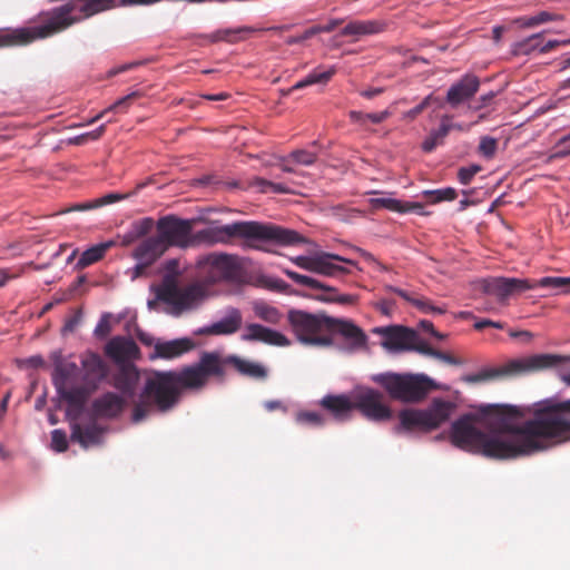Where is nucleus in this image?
Here are the masks:
<instances>
[{
	"mask_svg": "<svg viewBox=\"0 0 570 570\" xmlns=\"http://www.w3.org/2000/svg\"><path fill=\"white\" fill-rule=\"evenodd\" d=\"M449 439L460 450L495 460L547 451L570 441V399L480 405L452 422Z\"/></svg>",
	"mask_w": 570,
	"mask_h": 570,
	"instance_id": "1",
	"label": "nucleus"
},
{
	"mask_svg": "<svg viewBox=\"0 0 570 570\" xmlns=\"http://www.w3.org/2000/svg\"><path fill=\"white\" fill-rule=\"evenodd\" d=\"M226 365H233L239 374L252 379L267 377V368L261 363L236 355L220 357L216 352H204L196 364L180 371L150 373L140 394V402L134 407L132 422H141L154 411L164 413L171 410L179 401L181 389L205 386L209 377L224 376Z\"/></svg>",
	"mask_w": 570,
	"mask_h": 570,
	"instance_id": "2",
	"label": "nucleus"
},
{
	"mask_svg": "<svg viewBox=\"0 0 570 570\" xmlns=\"http://www.w3.org/2000/svg\"><path fill=\"white\" fill-rule=\"evenodd\" d=\"M193 224L194 219H183L175 215L163 216L156 223L157 236L167 249H185L200 244H229L234 238L244 239L248 247L255 249H262L259 244L292 246L306 243L297 232L272 223L234 222L223 226H209L196 233H193Z\"/></svg>",
	"mask_w": 570,
	"mask_h": 570,
	"instance_id": "3",
	"label": "nucleus"
},
{
	"mask_svg": "<svg viewBox=\"0 0 570 570\" xmlns=\"http://www.w3.org/2000/svg\"><path fill=\"white\" fill-rule=\"evenodd\" d=\"M117 0H68L53 9L42 24L0 31V47L21 46L47 38L75 22L116 6Z\"/></svg>",
	"mask_w": 570,
	"mask_h": 570,
	"instance_id": "4",
	"label": "nucleus"
},
{
	"mask_svg": "<svg viewBox=\"0 0 570 570\" xmlns=\"http://www.w3.org/2000/svg\"><path fill=\"white\" fill-rule=\"evenodd\" d=\"M164 271L165 274L161 282L159 285L153 287L155 299L148 301V307L150 309L159 302L165 305V313L178 317L198 308L205 302L208 296L206 284L195 282L186 286H180L179 276L181 271L178 259H167L164 263Z\"/></svg>",
	"mask_w": 570,
	"mask_h": 570,
	"instance_id": "5",
	"label": "nucleus"
},
{
	"mask_svg": "<svg viewBox=\"0 0 570 570\" xmlns=\"http://www.w3.org/2000/svg\"><path fill=\"white\" fill-rule=\"evenodd\" d=\"M456 403L443 397H434L422 410L406 409L399 413V425L394 432L399 435H407L415 430L430 432L446 423L456 411Z\"/></svg>",
	"mask_w": 570,
	"mask_h": 570,
	"instance_id": "6",
	"label": "nucleus"
},
{
	"mask_svg": "<svg viewBox=\"0 0 570 570\" xmlns=\"http://www.w3.org/2000/svg\"><path fill=\"white\" fill-rule=\"evenodd\" d=\"M569 360L570 358L567 356L557 354H533L530 356L510 360L498 367L483 368L479 373L468 374L463 376L462 380L468 383H480L499 377L520 376L556 367Z\"/></svg>",
	"mask_w": 570,
	"mask_h": 570,
	"instance_id": "7",
	"label": "nucleus"
},
{
	"mask_svg": "<svg viewBox=\"0 0 570 570\" xmlns=\"http://www.w3.org/2000/svg\"><path fill=\"white\" fill-rule=\"evenodd\" d=\"M371 379L384 387L392 399L410 403L422 401L430 390L443 389L425 374L385 372L375 374Z\"/></svg>",
	"mask_w": 570,
	"mask_h": 570,
	"instance_id": "8",
	"label": "nucleus"
},
{
	"mask_svg": "<svg viewBox=\"0 0 570 570\" xmlns=\"http://www.w3.org/2000/svg\"><path fill=\"white\" fill-rule=\"evenodd\" d=\"M287 321L297 341L308 346H330L333 338L328 335L330 316L313 314L301 309H291Z\"/></svg>",
	"mask_w": 570,
	"mask_h": 570,
	"instance_id": "9",
	"label": "nucleus"
},
{
	"mask_svg": "<svg viewBox=\"0 0 570 570\" xmlns=\"http://www.w3.org/2000/svg\"><path fill=\"white\" fill-rule=\"evenodd\" d=\"M197 268L207 284L237 281L242 272L237 256L224 253L200 256L197 259Z\"/></svg>",
	"mask_w": 570,
	"mask_h": 570,
	"instance_id": "10",
	"label": "nucleus"
},
{
	"mask_svg": "<svg viewBox=\"0 0 570 570\" xmlns=\"http://www.w3.org/2000/svg\"><path fill=\"white\" fill-rule=\"evenodd\" d=\"M353 410H358L370 421L381 422L391 417L390 407L383 403V394L372 387L358 385L352 391Z\"/></svg>",
	"mask_w": 570,
	"mask_h": 570,
	"instance_id": "11",
	"label": "nucleus"
},
{
	"mask_svg": "<svg viewBox=\"0 0 570 570\" xmlns=\"http://www.w3.org/2000/svg\"><path fill=\"white\" fill-rule=\"evenodd\" d=\"M483 293L495 296L500 302L513 294L534 289L535 285L525 278L488 277L479 282Z\"/></svg>",
	"mask_w": 570,
	"mask_h": 570,
	"instance_id": "12",
	"label": "nucleus"
},
{
	"mask_svg": "<svg viewBox=\"0 0 570 570\" xmlns=\"http://www.w3.org/2000/svg\"><path fill=\"white\" fill-rule=\"evenodd\" d=\"M328 324V335L333 338V343L336 337L342 338V348L346 352H354L366 344V335L364 332L352 321L340 320L331 317Z\"/></svg>",
	"mask_w": 570,
	"mask_h": 570,
	"instance_id": "13",
	"label": "nucleus"
},
{
	"mask_svg": "<svg viewBox=\"0 0 570 570\" xmlns=\"http://www.w3.org/2000/svg\"><path fill=\"white\" fill-rule=\"evenodd\" d=\"M374 333L381 335L383 347L390 352L409 351L415 338L414 330L400 325L376 327Z\"/></svg>",
	"mask_w": 570,
	"mask_h": 570,
	"instance_id": "14",
	"label": "nucleus"
},
{
	"mask_svg": "<svg viewBox=\"0 0 570 570\" xmlns=\"http://www.w3.org/2000/svg\"><path fill=\"white\" fill-rule=\"evenodd\" d=\"M240 338L245 342H262L274 346L291 345V341L283 333L257 323L247 324Z\"/></svg>",
	"mask_w": 570,
	"mask_h": 570,
	"instance_id": "15",
	"label": "nucleus"
},
{
	"mask_svg": "<svg viewBox=\"0 0 570 570\" xmlns=\"http://www.w3.org/2000/svg\"><path fill=\"white\" fill-rule=\"evenodd\" d=\"M479 87V78L472 73H466L448 89L446 102L455 108L471 99L478 92Z\"/></svg>",
	"mask_w": 570,
	"mask_h": 570,
	"instance_id": "16",
	"label": "nucleus"
},
{
	"mask_svg": "<svg viewBox=\"0 0 570 570\" xmlns=\"http://www.w3.org/2000/svg\"><path fill=\"white\" fill-rule=\"evenodd\" d=\"M242 324L240 311L236 307H228L219 321L198 328L196 333L202 335H230L236 333Z\"/></svg>",
	"mask_w": 570,
	"mask_h": 570,
	"instance_id": "17",
	"label": "nucleus"
},
{
	"mask_svg": "<svg viewBox=\"0 0 570 570\" xmlns=\"http://www.w3.org/2000/svg\"><path fill=\"white\" fill-rule=\"evenodd\" d=\"M338 263H345L352 266L356 265L354 261L345 258L337 254L318 252L316 253L314 273L330 277H335L341 274L348 273V269Z\"/></svg>",
	"mask_w": 570,
	"mask_h": 570,
	"instance_id": "18",
	"label": "nucleus"
},
{
	"mask_svg": "<svg viewBox=\"0 0 570 570\" xmlns=\"http://www.w3.org/2000/svg\"><path fill=\"white\" fill-rule=\"evenodd\" d=\"M105 429L92 422L86 425L80 423H71L70 439L72 442L79 443L83 449L100 445L104 440Z\"/></svg>",
	"mask_w": 570,
	"mask_h": 570,
	"instance_id": "19",
	"label": "nucleus"
},
{
	"mask_svg": "<svg viewBox=\"0 0 570 570\" xmlns=\"http://www.w3.org/2000/svg\"><path fill=\"white\" fill-rule=\"evenodd\" d=\"M194 344L190 338H176L171 341L157 340L155 350L150 353L149 357L171 360L181 356L193 348Z\"/></svg>",
	"mask_w": 570,
	"mask_h": 570,
	"instance_id": "20",
	"label": "nucleus"
},
{
	"mask_svg": "<svg viewBox=\"0 0 570 570\" xmlns=\"http://www.w3.org/2000/svg\"><path fill=\"white\" fill-rule=\"evenodd\" d=\"M321 405L327 410L336 421H347L351 419L353 412L352 393L326 395L322 399Z\"/></svg>",
	"mask_w": 570,
	"mask_h": 570,
	"instance_id": "21",
	"label": "nucleus"
},
{
	"mask_svg": "<svg viewBox=\"0 0 570 570\" xmlns=\"http://www.w3.org/2000/svg\"><path fill=\"white\" fill-rule=\"evenodd\" d=\"M167 252L166 245L155 236L144 239L132 252V257L137 262H145V265H153L159 257Z\"/></svg>",
	"mask_w": 570,
	"mask_h": 570,
	"instance_id": "22",
	"label": "nucleus"
},
{
	"mask_svg": "<svg viewBox=\"0 0 570 570\" xmlns=\"http://www.w3.org/2000/svg\"><path fill=\"white\" fill-rule=\"evenodd\" d=\"M106 354L117 363L129 361L138 354L134 340L125 336L112 337L105 347Z\"/></svg>",
	"mask_w": 570,
	"mask_h": 570,
	"instance_id": "23",
	"label": "nucleus"
},
{
	"mask_svg": "<svg viewBox=\"0 0 570 570\" xmlns=\"http://www.w3.org/2000/svg\"><path fill=\"white\" fill-rule=\"evenodd\" d=\"M125 405V400L116 393L107 392L92 403V412L101 417L117 416Z\"/></svg>",
	"mask_w": 570,
	"mask_h": 570,
	"instance_id": "24",
	"label": "nucleus"
},
{
	"mask_svg": "<svg viewBox=\"0 0 570 570\" xmlns=\"http://www.w3.org/2000/svg\"><path fill=\"white\" fill-rule=\"evenodd\" d=\"M50 358L53 363L52 382L55 387L65 385L67 381L76 374L78 370L77 364L66 361L61 351L52 352Z\"/></svg>",
	"mask_w": 570,
	"mask_h": 570,
	"instance_id": "25",
	"label": "nucleus"
},
{
	"mask_svg": "<svg viewBox=\"0 0 570 570\" xmlns=\"http://www.w3.org/2000/svg\"><path fill=\"white\" fill-rule=\"evenodd\" d=\"M541 37V33L532 35L515 45L517 51L529 55L530 52L538 50L540 53H547L558 46H566L570 43V40H549L543 46L539 47L537 40Z\"/></svg>",
	"mask_w": 570,
	"mask_h": 570,
	"instance_id": "26",
	"label": "nucleus"
},
{
	"mask_svg": "<svg viewBox=\"0 0 570 570\" xmlns=\"http://www.w3.org/2000/svg\"><path fill=\"white\" fill-rule=\"evenodd\" d=\"M382 30V24L375 20H354L348 22L342 30L341 36L361 37L374 35Z\"/></svg>",
	"mask_w": 570,
	"mask_h": 570,
	"instance_id": "27",
	"label": "nucleus"
},
{
	"mask_svg": "<svg viewBox=\"0 0 570 570\" xmlns=\"http://www.w3.org/2000/svg\"><path fill=\"white\" fill-rule=\"evenodd\" d=\"M138 375L134 370L124 368L116 376L114 385L125 397H131L136 391Z\"/></svg>",
	"mask_w": 570,
	"mask_h": 570,
	"instance_id": "28",
	"label": "nucleus"
},
{
	"mask_svg": "<svg viewBox=\"0 0 570 570\" xmlns=\"http://www.w3.org/2000/svg\"><path fill=\"white\" fill-rule=\"evenodd\" d=\"M56 391L58 395L67 401L70 406L78 410L82 409L88 397V392L82 386L67 387L65 384L56 387Z\"/></svg>",
	"mask_w": 570,
	"mask_h": 570,
	"instance_id": "29",
	"label": "nucleus"
},
{
	"mask_svg": "<svg viewBox=\"0 0 570 570\" xmlns=\"http://www.w3.org/2000/svg\"><path fill=\"white\" fill-rule=\"evenodd\" d=\"M335 72H336L335 67H330L325 71L313 70L305 78L297 81L288 90V92H291L293 90L303 89V88H306L308 86L316 85V83H327L330 81V79L335 75Z\"/></svg>",
	"mask_w": 570,
	"mask_h": 570,
	"instance_id": "30",
	"label": "nucleus"
},
{
	"mask_svg": "<svg viewBox=\"0 0 570 570\" xmlns=\"http://www.w3.org/2000/svg\"><path fill=\"white\" fill-rule=\"evenodd\" d=\"M537 287L550 288L554 294H570V276H546L540 278L538 282L532 283Z\"/></svg>",
	"mask_w": 570,
	"mask_h": 570,
	"instance_id": "31",
	"label": "nucleus"
},
{
	"mask_svg": "<svg viewBox=\"0 0 570 570\" xmlns=\"http://www.w3.org/2000/svg\"><path fill=\"white\" fill-rule=\"evenodd\" d=\"M114 244H115V242L108 240V242H104V243L97 244L95 246H91L90 248L86 249L81 254L77 265L79 267H86V266H89V265L98 262L100 258H102L106 250L108 248H110L111 246H114Z\"/></svg>",
	"mask_w": 570,
	"mask_h": 570,
	"instance_id": "32",
	"label": "nucleus"
},
{
	"mask_svg": "<svg viewBox=\"0 0 570 570\" xmlns=\"http://www.w3.org/2000/svg\"><path fill=\"white\" fill-rule=\"evenodd\" d=\"M253 311L258 318L269 324H278L282 320V313L275 306L263 301L254 302Z\"/></svg>",
	"mask_w": 570,
	"mask_h": 570,
	"instance_id": "33",
	"label": "nucleus"
},
{
	"mask_svg": "<svg viewBox=\"0 0 570 570\" xmlns=\"http://www.w3.org/2000/svg\"><path fill=\"white\" fill-rule=\"evenodd\" d=\"M81 363L86 380H88V376H92L96 380H101L105 376V365L98 355H87L82 358Z\"/></svg>",
	"mask_w": 570,
	"mask_h": 570,
	"instance_id": "34",
	"label": "nucleus"
},
{
	"mask_svg": "<svg viewBox=\"0 0 570 570\" xmlns=\"http://www.w3.org/2000/svg\"><path fill=\"white\" fill-rule=\"evenodd\" d=\"M138 96H139L138 91H132L129 95L119 98L112 105H110L108 108L104 109L102 111L97 114L95 117H92L88 121V124L89 125L90 124H95L96 121L100 120L101 118H104L109 112H117V111H125V110H127V108L129 107L130 101L134 98L138 97Z\"/></svg>",
	"mask_w": 570,
	"mask_h": 570,
	"instance_id": "35",
	"label": "nucleus"
},
{
	"mask_svg": "<svg viewBox=\"0 0 570 570\" xmlns=\"http://www.w3.org/2000/svg\"><path fill=\"white\" fill-rule=\"evenodd\" d=\"M317 299L326 303H338L342 305L353 304L356 299L351 294H340L334 287L326 285L323 293L316 296Z\"/></svg>",
	"mask_w": 570,
	"mask_h": 570,
	"instance_id": "36",
	"label": "nucleus"
},
{
	"mask_svg": "<svg viewBox=\"0 0 570 570\" xmlns=\"http://www.w3.org/2000/svg\"><path fill=\"white\" fill-rule=\"evenodd\" d=\"M254 31H255V29H253L250 27L227 28V29L217 30V31L210 33L209 36H207V38L212 42L235 41L237 35L252 33Z\"/></svg>",
	"mask_w": 570,
	"mask_h": 570,
	"instance_id": "37",
	"label": "nucleus"
},
{
	"mask_svg": "<svg viewBox=\"0 0 570 570\" xmlns=\"http://www.w3.org/2000/svg\"><path fill=\"white\" fill-rule=\"evenodd\" d=\"M154 226V219L150 217L142 218L132 224L131 230L125 235L124 243L129 244L137 238H140L148 234Z\"/></svg>",
	"mask_w": 570,
	"mask_h": 570,
	"instance_id": "38",
	"label": "nucleus"
},
{
	"mask_svg": "<svg viewBox=\"0 0 570 570\" xmlns=\"http://www.w3.org/2000/svg\"><path fill=\"white\" fill-rule=\"evenodd\" d=\"M317 159V153L309 149L293 150L284 160L293 161L303 166H311Z\"/></svg>",
	"mask_w": 570,
	"mask_h": 570,
	"instance_id": "39",
	"label": "nucleus"
},
{
	"mask_svg": "<svg viewBox=\"0 0 570 570\" xmlns=\"http://www.w3.org/2000/svg\"><path fill=\"white\" fill-rule=\"evenodd\" d=\"M456 190L452 187L424 190L423 196L429 199L430 203L436 204L444 200H453L456 198Z\"/></svg>",
	"mask_w": 570,
	"mask_h": 570,
	"instance_id": "40",
	"label": "nucleus"
},
{
	"mask_svg": "<svg viewBox=\"0 0 570 570\" xmlns=\"http://www.w3.org/2000/svg\"><path fill=\"white\" fill-rule=\"evenodd\" d=\"M562 17L559 14H553L548 11H541L538 14H534L532 17H527L520 19L522 27L524 28H532L549 21H556L561 20Z\"/></svg>",
	"mask_w": 570,
	"mask_h": 570,
	"instance_id": "41",
	"label": "nucleus"
},
{
	"mask_svg": "<svg viewBox=\"0 0 570 570\" xmlns=\"http://www.w3.org/2000/svg\"><path fill=\"white\" fill-rule=\"evenodd\" d=\"M433 104L441 106L440 99L438 97H435L434 95L430 94L415 107L405 111L403 114V119L414 120L420 114H422L429 106H431Z\"/></svg>",
	"mask_w": 570,
	"mask_h": 570,
	"instance_id": "42",
	"label": "nucleus"
},
{
	"mask_svg": "<svg viewBox=\"0 0 570 570\" xmlns=\"http://www.w3.org/2000/svg\"><path fill=\"white\" fill-rule=\"evenodd\" d=\"M296 422L301 425L322 426L325 422V419L318 412L301 411L296 414Z\"/></svg>",
	"mask_w": 570,
	"mask_h": 570,
	"instance_id": "43",
	"label": "nucleus"
},
{
	"mask_svg": "<svg viewBox=\"0 0 570 570\" xmlns=\"http://www.w3.org/2000/svg\"><path fill=\"white\" fill-rule=\"evenodd\" d=\"M253 186L257 187L262 193L273 191L277 194H287L291 189L281 183H273L264 178H255Z\"/></svg>",
	"mask_w": 570,
	"mask_h": 570,
	"instance_id": "44",
	"label": "nucleus"
},
{
	"mask_svg": "<svg viewBox=\"0 0 570 570\" xmlns=\"http://www.w3.org/2000/svg\"><path fill=\"white\" fill-rule=\"evenodd\" d=\"M370 205L377 209V208H386L393 212L400 213L402 202L392 197H375L370 198L368 200Z\"/></svg>",
	"mask_w": 570,
	"mask_h": 570,
	"instance_id": "45",
	"label": "nucleus"
},
{
	"mask_svg": "<svg viewBox=\"0 0 570 570\" xmlns=\"http://www.w3.org/2000/svg\"><path fill=\"white\" fill-rule=\"evenodd\" d=\"M498 140L490 136H483L480 139L479 153L487 159L493 158L497 153Z\"/></svg>",
	"mask_w": 570,
	"mask_h": 570,
	"instance_id": "46",
	"label": "nucleus"
},
{
	"mask_svg": "<svg viewBox=\"0 0 570 570\" xmlns=\"http://www.w3.org/2000/svg\"><path fill=\"white\" fill-rule=\"evenodd\" d=\"M51 448L59 453L67 450L68 441L65 431L56 429L51 432Z\"/></svg>",
	"mask_w": 570,
	"mask_h": 570,
	"instance_id": "47",
	"label": "nucleus"
},
{
	"mask_svg": "<svg viewBox=\"0 0 570 570\" xmlns=\"http://www.w3.org/2000/svg\"><path fill=\"white\" fill-rule=\"evenodd\" d=\"M480 165L473 164L466 167H461L458 171V179L462 185H469L473 177L481 171Z\"/></svg>",
	"mask_w": 570,
	"mask_h": 570,
	"instance_id": "48",
	"label": "nucleus"
},
{
	"mask_svg": "<svg viewBox=\"0 0 570 570\" xmlns=\"http://www.w3.org/2000/svg\"><path fill=\"white\" fill-rule=\"evenodd\" d=\"M131 197V194H122V193H109L107 195H104L100 198L95 199L96 208L101 206H107L124 199H127Z\"/></svg>",
	"mask_w": 570,
	"mask_h": 570,
	"instance_id": "49",
	"label": "nucleus"
},
{
	"mask_svg": "<svg viewBox=\"0 0 570 570\" xmlns=\"http://www.w3.org/2000/svg\"><path fill=\"white\" fill-rule=\"evenodd\" d=\"M292 262L299 268H303L305 271L314 273L315 262H316V253H314L312 255L296 256V257L292 258Z\"/></svg>",
	"mask_w": 570,
	"mask_h": 570,
	"instance_id": "50",
	"label": "nucleus"
},
{
	"mask_svg": "<svg viewBox=\"0 0 570 570\" xmlns=\"http://www.w3.org/2000/svg\"><path fill=\"white\" fill-rule=\"evenodd\" d=\"M411 304H413L415 307H417L423 313L443 314L445 312L444 308H442L440 306H434L431 304V302H429L424 298L411 299Z\"/></svg>",
	"mask_w": 570,
	"mask_h": 570,
	"instance_id": "51",
	"label": "nucleus"
},
{
	"mask_svg": "<svg viewBox=\"0 0 570 570\" xmlns=\"http://www.w3.org/2000/svg\"><path fill=\"white\" fill-rule=\"evenodd\" d=\"M455 125L452 122V117L449 115H443L440 119V125L436 129H433L435 134L444 141L445 137L449 132L454 129Z\"/></svg>",
	"mask_w": 570,
	"mask_h": 570,
	"instance_id": "52",
	"label": "nucleus"
},
{
	"mask_svg": "<svg viewBox=\"0 0 570 570\" xmlns=\"http://www.w3.org/2000/svg\"><path fill=\"white\" fill-rule=\"evenodd\" d=\"M110 316L111 315L109 313H105L101 315L99 322L97 323V325L94 330V334L97 337L104 338L110 333V331H111L110 321H109Z\"/></svg>",
	"mask_w": 570,
	"mask_h": 570,
	"instance_id": "53",
	"label": "nucleus"
},
{
	"mask_svg": "<svg viewBox=\"0 0 570 570\" xmlns=\"http://www.w3.org/2000/svg\"><path fill=\"white\" fill-rule=\"evenodd\" d=\"M409 351H415L423 355H428L432 357V353H435L436 350L431 347L425 341H423L417 333L415 332V338L413 340Z\"/></svg>",
	"mask_w": 570,
	"mask_h": 570,
	"instance_id": "54",
	"label": "nucleus"
},
{
	"mask_svg": "<svg viewBox=\"0 0 570 570\" xmlns=\"http://www.w3.org/2000/svg\"><path fill=\"white\" fill-rule=\"evenodd\" d=\"M81 321L82 312L78 309L65 321L62 333H72L80 325Z\"/></svg>",
	"mask_w": 570,
	"mask_h": 570,
	"instance_id": "55",
	"label": "nucleus"
},
{
	"mask_svg": "<svg viewBox=\"0 0 570 570\" xmlns=\"http://www.w3.org/2000/svg\"><path fill=\"white\" fill-rule=\"evenodd\" d=\"M443 141L432 129L422 142V150L424 153H432L438 146L442 145Z\"/></svg>",
	"mask_w": 570,
	"mask_h": 570,
	"instance_id": "56",
	"label": "nucleus"
},
{
	"mask_svg": "<svg viewBox=\"0 0 570 570\" xmlns=\"http://www.w3.org/2000/svg\"><path fill=\"white\" fill-rule=\"evenodd\" d=\"M401 208L400 213H415L421 216L428 215L424 205L417 202H402Z\"/></svg>",
	"mask_w": 570,
	"mask_h": 570,
	"instance_id": "57",
	"label": "nucleus"
},
{
	"mask_svg": "<svg viewBox=\"0 0 570 570\" xmlns=\"http://www.w3.org/2000/svg\"><path fill=\"white\" fill-rule=\"evenodd\" d=\"M315 36V31L313 30V28H308L306 29L304 32H302L301 35H297V36H291L286 39V43L287 45H296V43H301L312 37Z\"/></svg>",
	"mask_w": 570,
	"mask_h": 570,
	"instance_id": "58",
	"label": "nucleus"
},
{
	"mask_svg": "<svg viewBox=\"0 0 570 570\" xmlns=\"http://www.w3.org/2000/svg\"><path fill=\"white\" fill-rule=\"evenodd\" d=\"M299 285L306 286V287L312 288V289H321L322 292L324 291V288L326 286V284L317 281L314 277L307 276V275H303L302 276Z\"/></svg>",
	"mask_w": 570,
	"mask_h": 570,
	"instance_id": "59",
	"label": "nucleus"
},
{
	"mask_svg": "<svg viewBox=\"0 0 570 570\" xmlns=\"http://www.w3.org/2000/svg\"><path fill=\"white\" fill-rule=\"evenodd\" d=\"M375 307L384 315L390 316L394 308L395 302L392 299H381L375 304Z\"/></svg>",
	"mask_w": 570,
	"mask_h": 570,
	"instance_id": "60",
	"label": "nucleus"
},
{
	"mask_svg": "<svg viewBox=\"0 0 570 570\" xmlns=\"http://www.w3.org/2000/svg\"><path fill=\"white\" fill-rule=\"evenodd\" d=\"M432 357L439 360V361H442L446 364H450V365H460L461 364V361L448 353H444V352H441V351H435V353H432Z\"/></svg>",
	"mask_w": 570,
	"mask_h": 570,
	"instance_id": "61",
	"label": "nucleus"
},
{
	"mask_svg": "<svg viewBox=\"0 0 570 570\" xmlns=\"http://www.w3.org/2000/svg\"><path fill=\"white\" fill-rule=\"evenodd\" d=\"M340 23H341V20L332 19L325 24H317V26H313L312 28L315 31V35L321 33V32H332Z\"/></svg>",
	"mask_w": 570,
	"mask_h": 570,
	"instance_id": "62",
	"label": "nucleus"
},
{
	"mask_svg": "<svg viewBox=\"0 0 570 570\" xmlns=\"http://www.w3.org/2000/svg\"><path fill=\"white\" fill-rule=\"evenodd\" d=\"M391 115H392V112L389 109H385L380 112H368L367 118H368V121L372 124H381L384 120H386Z\"/></svg>",
	"mask_w": 570,
	"mask_h": 570,
	"instance_id": "63",
	"label": "nucleus"
},
{
	"mask_svg": "<svg viewBox=\"0 0 570 570\" xmlns=\"http://www.w3.org/2000/svg\"><path fill=\"white\" fill-rule=\"evenodd\" d=\"M150 265H145V262H137V264L127 271V274L130 276L131 279H136L140 277L146 268H148Z\"/></svg>",
	"mask_w": 570,
	"mask_h": 570,
	"instance_id": "64",
	"label": "nucleus"
}]
</instances>
